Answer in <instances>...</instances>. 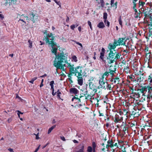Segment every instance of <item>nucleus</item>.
Masks as SVG:
<instances>
[{
	"instance_id": "de8ad7c7",
	"label": "nucleus",
	"mask_w": 152,
	"mask_h": 152,
	"mask_svg": "<svg viewBox=\"0 0 152 152\" xmlns=\"http://www.w3.org/2000/svg\"><path fill=\"white\" fill-rule=\"evenodd\" d=\"M94 80V78H93V77H91V78H90L89 80V81H93Z\"/></svg>"
},
{
	"instance_id": "4be33fe9",
	"label": "nucleus",
	"mask_w": 152,
	"mask_h": 152,
	"mask_svg": "<svg viewBox=\"0 0 152 152\" xmlns=\"http://www.w3.org/2000/svg\"><path fill=\"white\" fill-rule=\"evenodd\" d=\"M54 83V81H52L50 82V85L51 86V89L53 90V84Z\"/></svg>"
},
{
	"instance_id": "f257e3e1",
	"label": "nucleus",
	"mask_w": 152,
	"mask_h": 152,
	"mask_svg": "<svg viewBox=\"0 0 152 152\" xmlns=\"http://www.w3.org/2000/svg\"><path fill=\"white\" fill-rule=\"evenodd\" d=\"M46 36L45 37V40L46 43H48L52 47L51 50L52 52L56 56V57L53 61V65L57 69H59L61 70L64 71L66 69L65 68V64H63L64 62H66L67 61V55L64 54V53H61L56 54L57 50L58 48L56 47V43H54L53 40L54 39V37L53 36L52 33L46 34Z\"/></svg>"
},
{
	"instance_id": "72a5a7b5",
	"label": "nucleus",
	"mask_w": 152,
	"mask_h": 152,
	"mask_svg": "<svg viewBox=\"0 0 152 152\" xmlns=\"http://www.w3.org/2000/svg\"><path fill=\"white\" fill-rule=\"evenodd\" d=\"M103 75L106 77H107L108 76L109 74V72H105Z\"/></svg>"
},
{
	"instance_id": "8fccbe9b",
	"label": "nucleus",
	"mask_w": 152,
	"mask_h": 152,
	"mask_svg": "<svg viewBox=\"0 0 152 152\" xmlns=\"http://www.w3.org/2000/svg\"><path fill=\"white\" fill-rule=\"evenodd\" d=\"M17 112H18V113H19V114H23V113H21V112H20L19 110H17Z\"/></svg>"
},
{
	"instance_id": "ea45409f",
	"label": "nucleus",
	"mask_w": 152,
	"mask_h": 152,
	"mask_svg": "<svg viewBox=\"0 0 152 152\" xmlns=\"http://www.w3.org/2000/svg\"><path fill=\"white\" fill-rule=\"evenodd\" d=\"M76 43L79 45L81 47V48H83V46H82V44L79 42H76Z\"/></svg>"
},
{
	"instance_id": "4d7b16f0",
	"label": "nucleus",
	"mask_w": 152,
	"mask_h": 152,
	"mask_svg": "<svg viewBox=\"0 0 152 152\" xmlns=\"http://www.w3.org/2000/svg\"><path fill=\"white\" fill-rule=\"evenodd\" d=\"M69 20V18L68 17H67V18L66 19V22H68Z\"/></svg>"
},
{
	"instance_id": "bb28decb",
	"label": "nucleus",
	"mask_w": 152,
	"mask_h": 152,
	"mask_svg": "<svg viewBox=\"0 0 152 152\" xmlns=\"http://www.w3.org/2000/svg\"><path fill=\"white\" fill-rule=\"evenodd\" d=\"M37 79V77H34V78H33L31 81H29V82L30 83H31L32 84H33L34 81V80H36Z\"/></svg>"
},
{
	"instance_id": "dca6fc26",
	"label": "nucleus",
	"mask_w": 152,
	"mask_h": 152,
	"mask_svg": "<svg viewBox=\"0 0 152 152\" xmlns=\"http://www.w3.org/2000/svg\"><path fill=\"white\" fill-rule=\"evenodd\" d=\"M88 91H86V94H84V95L85 96L86 99L89 100L91 99V96L89 94H87Z\"/></svg>"
},
{
	"instance_id": "a19ab883",
	"label": "nucleus",
	"mask_w": 152,
	"mask_h": 152,
	"mask_svg": "<svg viewBox=\"0 0 152 152\" xmlns=\"http://www.w3.org/2000/svg\"><path fill=\"white\" fill-rule=\"evenodd\" d=\"M146 87L147 89L149 91L151 90V86H146Z\"/></svg>"
},
{
	"instance_id": "393cba45",
	"label": "nucleus",
	"mask_w": 152,
	"mask_h": 152,
	"mask_svg": "<svg viewBox=\"0 0 152 152\" xmlns=\"http://www.w3.org/2000/svg\"><path fill=\"white\" fill-rule=\"evenodd\" d=\"M28 42L29 43V47L30 48H32V42L30 40H29L28 41Z\"/></svg>"
},
{
	"instance_id": "ddd939ff",
	"label": "nucleus",
	"mask_w": 152,
	"mask_h": 152,
	"mask_svg": "<svg viewBox=\"0 0 152 152\" xmlns=\"http://www.w3.org/2000/svg\"><path fill=\"white\" fill-rule=\"evenodd\" d=\"M137 81H139V82H140L142 81L144 79L143 76V75H142L140 76H139L137 78ZM136 80H137L136 79Z\"/></svg>"
},
{
	"instance_id": "e2e57ef3",
	"label": "nucleus",
	"mask_w": 152,
	"mask_h": 152,
	"mask_svg": "<svg viewBox=\"0 0 152 152\" xmlns=\"http://www.w3.org/2000/svg\"><path fill=\"white\" fill-rule=\"evenodd\" d=\"M26 20H30V19H29V18H28V17H26Z\"/></svg>"
},
{
	"instance_id": "9d476101",
	"label": "nucleus",
	"mask_w": 152,
	"mask_h": 152,
	"mask_svg": "<svg viewBox=\"0 0 152 152\" xmlns=\"http://www.w3.org/2000/svg\"><path fill=\"white\" fill-rule=\"evenodd\" d=\"M116 70V68H115L114 66H110L109 69L110 72H108L109 74L110 73V75H111L112 76L115 73V71Z\"/></svg>"
},
{
	"instance_id": "13d9d810",
	"label": "nucleus",
	"mask_w": 152,
	"mask_h": 152,
	"mask_svg": "<svg viewBox=\"0 0 152 152\" xmlns=\"http://www.w3.org/2000/svg\"><path fill=\"white\" fill-rule=\"evenodd\" d=\"M11 120H11V118H9V119H8V121L9 123L11 121Z\"/></svg>"
},
{
	"instance_id": "39448f33",
	"label": "nucleus",
	"mask_w": 152,
	"mask_h": 152,
	"mask_svg": "<svg viewBox=\"0 0 152 152\" xmlns=\"http://www.w3.org/2000/svg\"><path fill=\"white\" fill-rule=\"evenodd\" d=\"M105 81L99 80V83L100 86H98V88H105L107 85V83L105 82Z\"/></svg>"
},
{
	"instance_id": "052dcab7",
	"label": "nucleus",
	"mask_w": 152,
	"mask_h": 152,
	"mask_svg": "<svg viewBox=\"0 0 152 152\" xmlns=\"http://www.w3.org/2000/svg\"><path fill=\"white\" fill-rule=\"evenodd\" d=\"M133 0V3L134 4V3H135V2L137 0Z\"/></svg>"
},
{
	"instance_id": "1a4fd4ad",
	"label": "nucleus",
	"mask_w": 152,
	"mask_h": 152,
	"mask_svg": "<svg viewBox=\"0 0 152 152\" xmlns=\"http://www.w3.org/2000/svg\"><path fill=\"white\" fill-rule=\"evenodd\" d=\"M69 92L71 94L76 95L79 93V91L76 88H72L70 89Z\"/></svg>"
},
{
	"instance_id": "680f3d73",
	"label": "nucleus",
	"mask_w": 152,
	"mask_h": 152,
	"mask_svg": "<svg viewBox=\"0 0 152 152\" xmlns=\"http://www.w3.org/2000/svg\"><path fill=\"white\" fill-rule=\"evenodd\" d=\"M145 51H146L147 52L148 51V48H146L145 49Z\"/></svg>"
},
{
	"instance_id": "7c9ffc66",
	"label": "nucleus",
	"mask_w": 152,
	"mask_h": 152,
	"mask_svg": "<svg viewBox=\"0 0 152 152\" xmlns=\"http://www.w3.org/2000/svg\"><path fill=\"white\" fill-rule=\"evenodd\" d=\"M99 80L106 81V77L103 75L102 77Z\"/></svg>"
},
{
	"instance_id": "cd10ccee",
	"label": "nucleus",
	"mask_w": 152,
	"mask_h": 152,
	"mask_svg": "<svg viewBox=\"0 0 152 152\" xmlns=\"http://www.w3.org/2000/svg\"><path fill=\"white\" fill-rule=\"evenodd\" d=\"M118 21L119 22V23L120 25L121 26H122V22L121 20V17H120L119 19H118Z\"/></svg>"
},
{
	"instance_id": "473e14b6",
	"label": "nucleus",
	"mask_w": 152,
	"mask_h": 152,
	"mask_svg": "<svg viewBox=\"0 0 152 152\" xmlns=\"http://www.w3.org/2000/svg\"><path fill=\"white\" fill-rule=\"evenodd\" d=\"M88 25H89V26H90V28L91 29V30H92V25H91V23L90 22V21H88Z\"/></svg>"
},
{
	"instance_id": "423d86ee",
	"label": "nucleus",
	"mask_w": 152,
	"mask_h": 152,
	"mask_svg": "<svg viewBox=\"0 0 152 152\" xmlns=\"http://www.w3.org/2000/svg\"><path fill=\"white\" fill-rule=\"evenodd\" d=\"M29 19L32 20L33 23L35 22L38 18L37 16H36L35 14L33 13L29 14Z\"/></svg>"
},
{
	"instance_id": "f03ea898",
	"label": "nucleus",
	"mask_w": 152,
	"mask_h": 152,
	"mask_svg": "<svg viewBox=\"0 0 152 152\" xmlns=\"http://www.w3.org/2000/svg\"><path fill=\"white\" fill-rule=\"evenodd\" d=\"M66 66L69 69V71L70 73L69 75H68V77H71V75L74 74L77 77V80L79 85L82 86L83 84V80L82 77L83 74L82 72L83 68L80 66H77L75 67L74 64H72L67 62H66Z\"/></svg>"
},
{
	"instance_id": "79ce46f5",
	"label": "nucleus",
	"mask_w": 152,
	"mask_h": 152,
	"mask_svg": "<svg viewBox=\"0 0 152 152\" xmlns=\"http://www.w3.org/2000/svg\"><path fill=\"white\" fill-rule=\"evenodd\" d=\"M78 29L80 32H81V28L80 26H79L78 28Z\"/></svg>"
},
{
	"instance_id": "6ab92c4d",
	"label": "nucleus",
	"mask_w": 152,
	"mask_h": 152,
	"mask_svg": "<svg viewBox=\"0 0 152 152\" xmlns=\"http://www.w3.org/2000/svg\"><path fill=\"white\" fill-rule=\"evenodd\" d=\"M115 0H111L110 5L112 7L114 6V4ZM115 4V8H117V2H116Z\"/></svg>"
},
{
	"instance_id": "a211bd4d",
	"label": "nucleus",
	"mask_w": 152,
	"mask_h": 152,
	"mask_svg": "<svg viewBox=\"0 0 152 152\" xmlns=\"http://www.w3.org/2000/svg\"><path fill=\"white\" fill-rule=\"evenodd\" d=\"M107 146L109 147H110L112 148H114V145L112 144V142L110 140L108 141Z\"/></svg>"
},
{
	"instance_id": "3c124183",
	"label": "nucleus",
	"mask_w": 152,
	"mask_h": 152,
	"mask_svg": "<svg viewBox=\"0 0 152 152\" xmlns=\"http://www.w3.org/2000/svg\"><path fill=\"white\" fill-rule=\"evenodd\" d=\"M142 93V95L144 96H146V95L145 94V93L144 92H141Z\"/></svg>"
},
{
	"instance_id": "c03bdc74",
	"label": "nucleus",
	"mask_w": 152,
	"mask_h": 152,
	"mask_svg": "<svg viewBox=\"0 0 152 152\" xmlns=\"http://www.w3.org/2000/svg\"><path fill=\"white\" fill-rule=\"evenodd\" d=\"M105 52V50L104 48H102L101 50V52H103V53H104Z\"/></svg>"
},
{
	"instance_id": "4c0bfd02",
	"label": "nucleus",
	"mask_w": 152,
	"mask_h": 152,
	"mask_svg": "<svg viewBox=\"0 0 152 152\" xmlns=\"http://www.w3.org/2000/svg\"><path fill=\"white\" fill-rule=\"evenodd\" d=\"M107 87L108 89H109L111 90L112 89V87L110 85H108L107 84V85L106 86V87Z\"/></svg>"
},
{
	"instance_id": "5701e85b",
	"label": "nucleus",
	"mask_w": 152,
	"mask_h": 152,
	"mask_svg": "<svg viewBox=\"0 0 152 152\" xmlns=\"http://www.w3.org/2000/svg\"><path fill=\"white\" fill-rule=\"evenodd\" d=\"M104 22L105 24L106 25V24L107 25V26L109 27L110 26V23L107 20V19H104Z\"/></svg>"
},
{
	"instance_id": "c756f323",
	"label": "nucleus",
	"mask_w": 152,
	"mask_h": 152,
	"mask_svg": "<svg viewBox=\"0 0 152 152\" xmlns=\"http://www.w3.org/2000/svg\"><path fill=\"white\" fill-rule=\"evenodd\" d=\"M107 14L105 12L103 14V18L104 19H107Z\"/></svg>"
},
{
	"instance_id": "49530a36",
	"label": "nucleus",
	"mask_w": 152,
	"mask_h": 152,
	"mask_svg": "<svg viewBox=\"0 0 152 152\" xmlns=\"http://www.w3.org/2000/svg\"><path fill=\"white\" fill-rule=\"evenodd\" d=\"M73 142L74 143H78V142L76 140H73Z\"/></svg>"
},
{
	"instance_id": "69168bd1",
	"label": "nucleus",
	"mask_w": 152,
	"mask_h": 152,
	"mask_svg": "<svg viewBox=\"0 0 152 152\" xmlns=\"http://www.w3.org/2000/svg\"><path fill=\"white\" fill-rule=\"evenodd\" d=\"M34 134V135H37V136H39V132H38V133H37V134H35L34 133V134Z\"/></svg>"
},
{
	"instance_id": "e433bc0d",
	"label": "nucleus",
	"mask_w": 152,
	"mask_h": 152,
	"mask_svg": "<svg viewBox=\"0 0 152 152\" xmlns=\"http://www.w3.org/2000/svg\"><path fill=\"white\" fill-rule=\"evenodd\" d=\"M75 27V25H72L70 26L71 28L73 30H74V29Z\"/></svg>"
},
{
	"instance_id": "f8f14e48",
	"label": "nucleus",
	"mask_w": 152,
	"mask_h": 152,
	"mask_svg": "<svg viewBox=\"0 0 152 152\" xmlns=\"http://www.w3.org/2000/svg\"><path fill=\"white\" fill-rule=\"evenodd\" d=\"M97 27L100 28H103L105 27V25L102 21H101L98 24Z\"/></svg>"
},
{
	"instance_id": "c9c22d12",
	"label": "nucleus",
	"mask_w": 152,
	"mask_h": 152,
	"mask_svg": "<svg viewBox=\"0 0 152 152\" xmlns=\"http://www.w3.org/2000/svg\"><path fill=\"white\" fill-rule=\"evenodd\" d=\"M57 93L58 95V96L59 99H60V94H61V93L59 91V90L58 91Z\"/></svg>"
},
{
	"instance_id": "6e6552de",
	"label": "nucleus",
	"mask_w": 152,
	"mask_h": 152,
	"mask_svg": "<svg viewBox=\"0 0 152 152\" xmlns=\"http://www.w3.org/2000/svg\"><path fill=\"white\" fill-rule=\"evenodd\" d=\"M118 45H117L116 40L113 43L110 44L108 46V48L110 51L113 49H115L116 46Z\"/></svg>"
},
{
	"instance_id": "b1692460",
	"label": "nucleus",
	"mask_w": 152,
	"mask_h": 152,
	"mask_svg": "<svg viewBox=\"0 0 152 152\" xmlns=\"http://www.w3.org/2000/svg\"><path fill=\"white\" fill-rule=\"evenodd\" d=\"M92 148L91 146H88L87 149V152H92Z\"/></svg>"
},
{
	"instance_id": "6e6d98bb",
	"label": "nucleus",
	"mask_w": 152,
	"mask_h": 152,
	"mask_svg": "<svg viewBox=\"0 0 152 152\" xmlns=\"http://www.w3.org/2000/svg\"><path fill=\"white\" fill-rule=\"evenodd\" d=\"M9 56H10V57H12L13 56V54H10L9 55Z\"/></svg>"
},
{
	"instance_id": "a878e982",
	"label": "nucleus",
	"mask_w": 152,
	"mask_h": 152,
	"mask_svg": "<svg viewBox=\"0 0 152 152\" xmlns=\"http://www.w3.org/2000/svg\"><path fill=\"white\" fill-rule=\"evenodd\" d=\"M72 60L75 62H76L77 61V58L76 56H74L72 57Z\"/></svg>"
},
{
	"instance_id": "7ed1b4c3",
	"label": "nucleus",
	"mask_w": 152,
	"mask_h": 152,
	"mask_svg": "<svg viewBox=\"0 0 152 152\" xmlns=\"http://www.w3.org/2000/svg\"><path fill=\"white\" fill-rule=\"evenodd\" d=\"M120 56L118 53H114L113 51H110L107 57V61L109 64L113 63L120 58Z\"/></svg>"
},
{
	"instance_id": "412c9836",
	"label": "nucleus",
	"mask_w": 152,
	"mask_h": 152,
	"mask_svg": "<svg viewBox=\"0 0 152 152\" xmlns=\"http://www.w3.org/2000/svg\"><path fill=\"white\" fill-rule=\"evenodd\" d=\"M147 88L146 86H145L144 87L142 88L141 90V92H146L147 91Z\"/></svg>"
},
{
	"instance_id": "9b49d317",
	"label": "nucleus",
	"mask_w": 152,
	"mask_h": 152,
	"mask_svg": "<svg viewBox=\"0 0 152 152\" xmlns=\"http://www.w3.org/2000/svg\"><path fill=\"white\" fill-rule=\"evenodd\" d=\"M115 118L114 121L116 123L119 122L121 121L122 120V118H120L119 115H115Z\"/></svg>"
},
{
	"instance_id": "bf43d9fd",
	"label": "nucleus",
	"mask_w": 152,
	"mask_h": 152,
	"mask_svg": "<svg viewBox=\"0 0 152 152\" xmlns=\"http://www.w3.org/2000/svg\"><path fill=\"white\" fill-rule=\"evenodd\" d=\"M43 86V83H41L40 85V87H42V86Z\"/></svg>"
},
{
	"instance_id": "a18cd8bd",
	"label": "nucleus",
	"mask_w": 152,
	"mask_h": 152,
	"mask_svg": "<svg viewBox=\"0 0 152 152\" xmlns=\"http://www.w3.org/2000/svg\"><path fill=\"white\" fill-rule=\"evenodd\" d=\"M12 1H13V0H7V3H10V1H11V2Z\"/></svg>"
},
{
	"instance_id": "37998d69",
	"label": "nucleus",
	"mask_w": 152,
	"mask_h": 152,
	"mask_svg": "<svg viewBox=\"0 0 152 152\" xmlns=\"http://www.w3.org/2000/svg\"><path fill=\"white\" fill-rule=\"evenodd\" d=\"M8 150L10 152H14L12 149L9 148L8 149Z\"/></svg>"
},
{
	"instance_id": "c85d7f7f",
	"label": "nucleus",
	"mask_w": 152,
	"mask_h": 152,
	"mask_svg": "<svg viewBox=\"0 0 152 152\" xmlns=\"http://www.w3.org/2000/svg\"><path fill=\"white\" fill-rule=\"evenodd\" d=\"M104 53L103 52H101L100 53V58L102 60H103V57L104 56Z\"/></svg>"
},
{
	"instance_id": "864d4df0",
	"label": "nucleus",
	"mask_w": 152,
	"mask_h": 152,
	"mask_svg": "<svg viewBox=\"0 0 152 152\" xmlns=\"http://www.w3.org/2000/svg\"><path fill=\"white\" fill-rule=\"evenodd\" d=\"M115 147H116V148H117L118 147V145L117 144V143H115L114 145H113Z\"/></svg>"
},
{
	"instance_id": "603ef678",
	"label": "nucleus",
	"mask_w": 152,
	"mask_h": 152,
	"mask_svg": "<svg viewBox=\"0 0 152 152\" xmlns=\"http://www.w3.org/2000/svg\"><path fill=\"white\" fill-rule=\"evenodd\" d=\"M36 139L37 140H38L39 139V138L38 136L36 135Z\"/></svg>"
},
{
	"instance_id": "20e7f679",
	"label": "nucleus",
	"mask_w": 152,
	"mask_h": 152,
	"mask_svg": "<svg viewBox=\"0 0 152 152\" xmlns=\"http://www.w3.org/2000/svg\"><path fill=\"white\" fill-rule=\"evenodd\" d=\"M84 145L83 144H80L76 148L75 152H84Z\"/></svg>"
},
{
	"instance_id": "0e129e2a",
	"label": "nucleus",
	"mask_w": 152,
	"mask_h": 152,
	"mask_svg": "<svg viewBox=\"0 0 152 152\" xmlns=\"http://www.w3.org/2000/svg\"><path fill=\"white\" fill-rule=\"evenodd\" d=\"M19 20H20L21 21H22V22H23L24 23H26L22 19H20Z\"/></svg>"
},
{
	"instance_id": "2eb2a0df",
	"label": "nucleus",
	"mask_w": 152,
	"mask_h": 152,
	"mask_svg": "<svg viewBox=\"0 0 152 152\" xmlns=\"http://www.w3.org/2000/svg\"><path fill=\"white\" fill-rule=\"evenodd\" d=\"M96 1L99 4H100L101 6L102 7H104V2L103 0H100L99 1L98 0H96Z\"/></svg>"
},
{
	"instance_id": "5fc2aeb1",
	"label": "nucleus",
	"mask_w": 152,
	"mask_h": 152,
	"mask_svg": "<svg viewBox=\"0 0 152 152\" xmlns=\"http://www.w3.org/2000/svg\"><path fill=\"white\" fill-rule=\"evenodd\" d=\"M16 97L17 98H18V99H19V100H20L21 99V98L19 97L18 95H17L16 96Z\"/></svg>"
},
{
	"instance_id": "0eeeda50",
	"label": "nucleus",
	"mask_w": 152,
	"mask_h": 152,
	"mask_svg": "<svg viewBox=\"0 0 152 152\" xmlns=\"http://www.w3.org/2000/svg\"><path fill=\"white\" fill-rule=\"evenodd\" d=\"M125 42L124 38H119L118 41H116L117 45H125Z\"/></svg>"
},
{
	"instance_id": "58836bf2",
	"label": "nucleus",
	"mask_w": 152,
	"mask_h": 152,
	"mask_svg": "<svg viewBox=\"0 0 152 152\" xmlns=\"http://www.w3.org/2000/svg\"><path fill=\"white\" fill-rule=\"evenodd\" d=\"M60 138L61 140L64 141H65L66 140L64 137L63 136H61L60 137Z\"/></svg>"
},
{
	"instance_id": "4468645a",
	"label": "nucleus",
	"mask_w": 152,
	"mask_h": 152,
	"mask_svg": "<svg viewBox=\"0 0 152 152\" xmlns=\"http://www.w3.org/2000/svg\"><path fill=\"white\" fill-rule=\"evenodd\" d=\"M89 86L90 88L92 89L93 91L96 92V90L95 88V87L93 85L92 82H90L89 83Z\"/></svg>"
},
{
	"instance_id": "2f4dec72",
	"label": "nucleus",
	"mask_w": 152,
	"mask_h": 152,
	"mask_svg": "<svg viewBox=\"0 0 152 152\" xmlns=\"http://www.w3.org/2000/svg\"><path fill=\"white\" fill-rule=\"evenodd\" d=\"M92 146L93 148V152H95V151L94 149H95L96 147V145L95 143L94 142H93L92 143Z\"/></svg>"
},
{
	"instance_id": "f3484780",
	"label": "nucleus",
	"mask_w": 152,
	"mask_h": 152,
	"mask_svg": "<svg viewBox=\"0 0 152 152\" xmlns=\"http://www.w3.org/2000/svg\"><path fill=\"white\" fill-rule=\"evenodd\" d=\"M72 100V101H75L76 102L79 103L80 102V99L75 97H73Z\"/></svg>"
},
{
	"instance_id": "f704fd0d",
	"label": "nucleus",
	"mask_w": 152,
	"mask_h": 152,
	"mask_svg": "<svg viewBox=\"0 0 152 152\" xmlns=\"http://www.w3.org/2000/svg\"><path fill=\"white\" fill-rule=\"evenodd\" d=\"M148 80V81H149L150 82V83H152V78L151 77V76H149Z\"/></svg>"
},
{
	"instance_id": "338daca9",
	"label": "nucleus",
	"mask_w": 152,
	"mask_h": 152,
	"mask_svg": "<svg viewBox=\"0 0 152 152\" xmlns=\"http://www.w3.org/2000/svg\"><path fill=\"white\" fill-rule=\"evenodd\" d=\"M46 76V75L45 74L44 75H43L41 76V77H45V76Z\"/></svg>"
},
{
	"instance_id": "aec40b11",
	"label": "nucleus",
	"mask_w": 152,
	"mask_h": 152,
	"mask_svg": "<svg viewBox=\"0 0 152 152\" xmlns=\"http://www.w3.org/2000/svg\"><path fill=\"white\" fill-rule=\"evenodd\" d=\"M56 127V125H54L52 127H51L48 130V134H50L51 132V131Z\"/></svg>"
},
{
	"instance_id": "774afa93",
	"label": "nucleus",
	"mask_w": 152,
	"mask_h": 152,
	"mask_svg": "<svg viewBox=\"0 0 152 152\" xmlns=\"http://www.w3.org/2000/svg\"><path fill=\"white\" fill-rule=\"evenodd\" d=\"M113 149V152H116L115 151V149Z\"/></svg>"
},
{
	"instance_id": "09e8293b",
	"label": "nucleus",
	"mask_w": 152,
	"mask_h": 152,
	"mask_svg": "<svg viewBox=\"0 0 152 152\" xmlns=\"http://www.w3.org/2000/svg\"><path fill=\"white\" fill-rule=\"evenodd\" d=\"M136 7V4L135 3H134V6H133V9H136L135 8Z\"/></svg>"
}]
</instances>
